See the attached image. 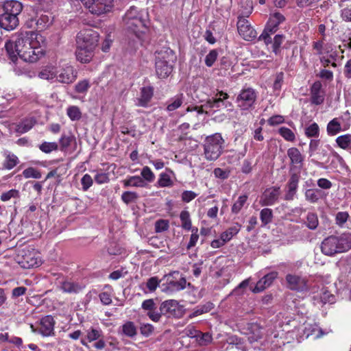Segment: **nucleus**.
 Segmentation results:
<instances>
[{
  "label": "nucleus",
  "instance_id": "obj_10",
  "mask_svg": "<svg viewBox=\"0 0 351 351\" xmlns=\"http://www.w3.org/2000/svg\"><path fill=\"white\" fill-rule=\"evenodd\" d=\"M184 308L176 300H167L162 302L160 306V311L168 317L180 318L184 313Z\"/></svg>",
  "mask_w": 351,
  "mask_h": 351
},
{
  "label": "nucleus",
  "instance_id": "obj_9",
  "mask_svg": "<svg viewBox=\"0 0 351 351\" xmlns=\"http://www.w3.org/2000/svg\"><path fill=\"white\" fill-rule=\"evenodd\" d=\"M99 34L91 29L80 31L77 35V45L94 49L97 45Z\"/></svg>",
  "mask_w": 351,
  "mask_h": 351
},
{
  "label": "nucleus",
  "instance_id": "obj_33",
  "mask_svg": "<svg viewBox=\"0 0 351 351\" xmlns=\"http://www.w3.org/2000/svg\"><path fill=\"white\" fill-rule=\"evenodd\" d=\"M121 333L128 337H134L137 334V328L134 323L131 321L126 322L121 326Z\"/></svg>",
  "mask_w": 351,
  "mask_h": 351
},
{
  "label": "nucleus",
  "instance_id": "obj_24",
  "mask_svg": "<svg viewBox=\"0 0 351 351\" xmlns=\"http://www.w3.org/2000/svg\"><path fill=\"white\" fill-rule=\"evenodd\" d=\"M2 9L5 13L19 16L23 10V5L16 0H6L3 3Z\"/></svg>",
  "mask_w": 351,
  "mask_h": 351
},
{
  "label": "nucleus",
  "instance_id": "obj_55",
  "mask_svg": "<svg viewBox=\"0 0 351 351\" xmlns=\"http://www.w3.org/2000/svg\"><path fill=\"white\" fill-rule=\"evenodd\" d=\"M218 57V51L217 49H212L205 57V64L208 67L213 66L215 62L217 60Z\"/></svg>",
  "mask_w": 351,
  "mask_h": 351
},
{
  "label": "nucleus",
  "instance_id": "obj_13",
  "mask_svg": "<svg viewBox=\"0 0 351 351\" xmlns=\"http://www.w3.org/2000/svg\"><path fill=\"white\" fill-rule=\"evenodd\" d=\"M228 97L229 96L227 93L220 91L216 95V97L208 99L204 106L206 108H210L214 111L219 110L221 108H232V103L227 100Z\"/></svg>",
  "mask_w": 351,
  "mask_h": 351
},
{
  "label": "nucleus",
  "instance_id": "obj_1",
  "mask_svg": "<svg viewBox=\"0 0 351 351\" xmlns=\"http://www.w3.org/2000/svg\"><path fill=\"white\" fill-rule=\"evenodd\" d=\"M45 46L44 36L34 31L16 32L5 45L10 58L14 63L18 57L25 62H37L45 56Z\"/></svg>",
  "mask_w": 351,
  "mask_h": 351
},
{
  "label": "nucleus",
  "instance_id": "obj_3",
  "mask_svg": "<svg viewBox=\"0 0 351 351\" xmlns=\"http://www.w3.org/2000/svg\"><path fill=\"white\" fill-rule=\"evenodd\" d=\"M351 249V234L332 235L324 239L321 243L322 252L328 256L343 253Z\"/></svg>",
  "mask_w": 351,
  "mask_h": 351
},
{
  "label": "nucleus",
  "instance_id": "obj_51",
  "mask_svg": "<svg viewBox=\"0 0 351 351\" xmlns=\"http://www.w3.org/2000/svg\"><path fill=\"white\" fill-rule=\"evenodd\" d=\"M39 149L45 154H49L58 149V145L56 142H43L39 145Z\"/></svg>",
  "mask_w": 351,
  "mask_h": 351
},
{
  "label": "nucleus",
  "instance_id": "obj_44",
  "mask_svg": "<svg viewBox=\"0 0 351 351\" xmlns=\"http://www.w3.org/2000/svg\"><path fill=\"white\" fill-rule=\"evenodd\" d=\"M300 176L299 173H291L286 186L287 189L297 191L298 188V183L300 181Z\"/></svg>",
  "mask_w": 351,
  "mask_h": 351
},
{
  "label": "nucleus",
  "instance_id": "obj_19",
  "mask_svg": "<svg viewBox=\"0 0 351 351\" xmlns=\"http://www.w3.org/2000/svg\"><path fill=\"white\" fill-rule=\"evenodd\" d=\"M54 319L51 315H46L40 319V327L34 330L35 332L43 337H50L54 335Z\"/></svg>",
  "mask_w": 351,
  "mask_h": 351
},
{
  "label": "nucleus",
  "instance_id": "obj_15",
  "mask_svg": "<svg viewBox=\"0 0 351 351\" xmlns=\"http://www.w3.org/2000/svg\"><path fill=\"white\" fill-rule=\"evenodd\" d=\"M300 338H305L313 336L314 338H319L323 335V331L315 323H304L296 328Z\"/></svg>",
  "mask_w": 351,
  "mask_h": 351
},
{
  "label": "nucleus",
  "instance_id": "obj_25",
  "mask_svg": "<svg viewBox=\"0 0 351 351\" xmlns=\"http://www.w3.org/2000/svg\"><path fill=\"white\" fill-rule=\"evenodd\" d=\"M287 156L291 160V164L300 169L302 166L304 156L296 147H291L287 150Z\"/></svg>",
  "mask_w": 351,
  "mask_h": 351
},
{
  "label": "nucleus",
  "instance_id": "obj_47",
  "mask_svg": "<svg viewBox=\"0 0 351 351\" xmlns=\"http://www.w3.org/2000/svg\"><path fill=\"white\" fill-rule=\"evenodd\" d=\"M75 140L74 136L62 134L59 140L60 145V150L65 152L67 148L71 145V143Z\"/></svg>",
  "mask_w": 351,
  "mask_h": 351
},
{
  "label": "nucleus",
  "instance_id": "obj_42",
  "mask_svg": "<svg viewBox=\"0 0 351 351\" xmlns=\"http://www.w3.org/2000/svg\"><path fill=\"white\" fill-rule=\"evenodd\" d=\"M305 135L308 138H318L319 136V128L316 123H313L305 128Z\"/></svg>",
  "mask_w": 351,
  "mask_h": 351
},
{
  "label": "nucleus",
  "instance_id": "obj_46",
  "mask_svg": "<svg viewBox=\"0 0 351 351\" xmlns=\"http://www.w3.org/2000/svg\"><path fill=\"white\" fill-rule=\"evenodd\" d=\"M212 336L209 332H202L199 330L195 341L199 346H206L212 341Z\"/></svg>",
  "mask_w": 351,
  "mask_h": 351
},
{
  "label": "nucleus",
  "instance_id": "obj_38",
  "mask_svg": "<svg viewBox=\"0 0 351 351\" xmlns=\"http://www.w3.org/2000/svg\"><path fill=\"white\" fill-rule=\"evenodd\" d=\"M5 160L3 162V167L5 169L10 170L19 163V159L14 154L7 152L5 154Z\"/></svg>",
  "mask_w": 351,
  "mask_h": 351
},
{
  "label": "nucleus",
  "instance_id": "obj_30",
  "mask_svg": "<svg viewBox=\"0 0 351 351\" xmlns=\"http://www.w3.org/2000/svg\"><path fill=\"white\" fill-rule=\"evenodd\" d=\"M173 175V171L167 169L166 172H162L159 175L157 181V185L159 187H171L173 185V181L171 179V176Z\"/></svg>",
  "mask_w": 351,
  "mask_h": 351
},
{
  "label": "nucleus",
  "instance_id": "obj_23",
  "mask_svg": "<svg viewBox=\"0 0 351 351\" xmlns=\"http://www.w3.org/2000/svg\"><path fill=\"white\" fill-rule=\"evenodd\" d=\"M154 95V88L152 86H144L141 89L140 97L137 99L136 105L141 107H147Z\"/></svg>",
  "mask_w": 351,
  "mask_h": 351
},
{
  "label": "nucleus",
  "instance_id": "obj_61",
  "mask_svg": "<svg viewBox=\"0 0 351 351\" xmlns=\"http://www.w3.org/2000/svg\"><path fill=\"white\" fill-rule=\"evenodd\" d=\"M101 336V330L99 328H91L87 330V339L88 341H93L98 339Z\"/></svg>",
  "mask_w": 351,
  "mask_h": 351
},
{
  "label": "nucleus",
  "instance_id": "obj_57",
  "mask_svg": "<svg viewBox=\"0 0 351 351\" xmlns=\"http://www.w3.org/2000/svg\"><path fill=\"white\" fill-rule=\"evenodd\" d=\"M284 40V36L281 34H277L274 38L272 44V51L276 55H278L280 52V46Z\"/></svg>",
  "mask_w": 351,
  "mask_h": 351
},
{
  "label": "nucleus",
  "instance_id": "obj_53",
  "mask_svg": "<svg viewBox=\"0 0 351 351\" xmlns=\"http://www.w3.org/2000/svg\"><path fill=\"white\" fill-rule=\"evenodd\" d=\"M250 283L249 279L243 280L237 287H235L230 293V295H242L245 292V289L248 287Z\"/></svg>",
  "mask_w": 351,
  "mask_h": 351
},
{
  "label": "nucleus",
  "instance_id": "obj_56",
  "mask_svg": "<svg viewBox=\"0 0 351 351\" xmlns=\"http://www.w3.org/2000/svg\"><path fill=\"white\" fill-rule=\"evenodd\" d=\"M23 176L25 178H35L39 179L41 178V173L34 167H28L23 170Z\"/></svg>",
  "mask_w": 351,
  "mask_h": 351
},
{
  "label": "nucleus",
  "instance_id": "obj_48",
  "mask_svg": "<svg viewBox=\"0 0 351 351\" xmlns=\"http://www.w3.org/2000/svg\"><path fill=\"white\" fill-rule=\"evenodd\" d=\"M66 114L71 121H78L82 117L80 108L75 106H69L66 110Z\"/></svg>",
  "mask_w": 351,
  "mask_h": 351
},
{
  "label": "nucleus",
  "instance_id": "obj_20",
  "mask_svg": "<svg viewBox=\"0 0 351 351\" xmlns=\"http://www.w3.org/2000/svg\"><path fill=\"white\" fill-rule=\"evenodd\" d=\"M325 99V91L319 81L315 82L310 88V101L312 104L320 105Z\"/></svg>",
  "mask_w": 351,
  "mask_h": 351
},
{
  "label": "nucleus",
  "instance_id": "obj_2",
  "mask_svg": "<svg viewBox=\"0 0 351 351\" xmlns=\"http://www.w3.org/2000/svg\"><path fill=\"white\" fill-rule=\"evenodd\" d=\"M146 17L147 14L143 10L131 6L123 16V22L128 32L140 38L147 28Z\"/></svg>",
  "mask_w": 351,
  "mask_h": 351
},
{
  "label": "nucleus",
  "instance_id": "obj_40",
  "mask_svg": "<svg viewBox=\"0 0 351 351\" xmlns=\"http://www.w3.org/2000/svg\"><path fill=\"white\" fill-rule=\"evenodd\" d=\"M273 211L271 208H265L261 210L260 219L263 226L270 223L273 219Z\"/></svg>",
  "mask_w": 351,
  "mask_h": 351
},
{
  "label": "nucleus",
  "instance_id": "obj_41",
  "mask_svg": "<svg viewBox=\"0 0 351 351\" xmlns=\"http://www.w3.org/2000/svg\"><path fill=\"white\" fill-rule=\"evenodd\" d=\"M183 103V95H178L169 101L167 107L168 111H173L181 106Z\"/></svg>",
  "mask_w": 351,
  "mask_h": 351
},
{
  "label": "nucleus",
  "instance_id": "obj_34",
  "mask_svg": "<svg viewBox=\"0 0 351 351\" xmlns=\"http://www.w3.org/2000/svg\"><path fill=\"white\" fill-rule=\"evenodd\" d=\"M214 308V304L212 302H206L203 305L197 306L194 311L189 315L190 318H193L202 314L206 313L211 311Z\"/></svg>",
  "mask_w": 351,
  "mask_h": 351
},
{
  "label": "nucleus",
  "instance_id": "obj_62",
  "mask_svg": "<svg viewBox=\"0 0 351 351\" xmlns=\"http://www.w3.org/2000/svg\"><path fill=\"white\" fill-rule=\"evenodd\" d=\"M154 330V327L148 323H143L140 324V332L143 336L149 337L150 336Z\"/></svg>",
  "mask_w": 351,
  "mask_h": 351
},
{
  "label": "nucleus",
  "instance_id": "obj_36",
  "mask_svg": "<svg viewBox=\"0 0 351 351\" xmlns=\"http://www.w3.org/2000/svg\"><path fill=\"white\" fill-rule=\"evenodd\" d=\"M241 226L239 223H235L229 227L226 231L221 234L225 241H229L234 235L237 234L241 230Z\"/></svg>",
  "mask_w": 351,
  "mask_h": 351
},
{
  "label": "nucleus",
  "instance_id": "obj_18",
  "mask_svg": "<svg viewBox=\"0 0 351 351\" xmlns=\"http://www.w3.org/2000/svg\"><path fill=\"white\" fill-rule=\"evenodd\" d=\"M77 78V72L73 67L69 64H66L60 70H58L56 82L62 84H70Z\"/></svg>",
  "mask_w": 351,
  "mask_h": 351
},
{
  "label": "nucleus",
  "instance_id": "obj_5",
  "mask_svg": "<svg viewBox=\"0 0 351 351\" xmlns=\"http://www.w3.org/2000/svg\"><path fill=\"white\" fill-rule=\"evenodd\" d=\"M175 58L174 53L169 47H164L156 51V72L159 78L167 77L173 71V62Z\"/></svg>",
  "mask_w": 351,
  "mask_h": 351
},
{
  "label": "nucleus",
  "instance_id": "obj_45",
  "mask_svg": "<svg viewBox=\"0 0 351 351\" xmlns=\"http://www.w3.org/2000/svg\"><path fill=\"white\" fill-rule=\"evenodd\" d=\"M278 134L287 141L293 142L295 140V133L288 128L280 127L278 129Z\"/></svg>",
  "mask_w": 351,
  "mask_h": 351
},
{
  "label": "nucleus",
  "instance_id": "obj_37",
  "mask_svg": "<svg viewBox=\"0 0 351 351\" xmlns=\"http://www.w3.org/2000/svg\"><path fill=\"white\" fill-rule=\"evenodd\" d=\"M330 47L328 45H324L323 39L313 43V48L316 51V54L319 56L325 53H329Z\"/></svg>",
  "mask_w": 351,
  "mask_h": 351
},
{
  "label": "nucleus",
  "instance_id": "obj_54",
  "mask_svg": "<svg viewBox=\"0 0 351 351\" xmlns=\"http://www.w3.org/2000/svg\"><path fill=\"white\" fill-rule=\"evenodd\" d=\"M138 198V195L133 191H125L121 195V199L126 204L136 202Z\"/></svg>",
  "mask_w": 351,
  "mask_h": 351
},
{
  "label": "nucleus",
  "instance_id": "obj_49",
  "mask_svg": "<svg viewBox=\"0 0 351 351\" xmlns=\"http://www.w3.org/2000/svg\"><path fill=\"white\" fill-rule=\"evenodd\" d=\"M319 225L318 217L315 213H308L306 216V226L310 230H315Z\"/></svg>",
  "mask_w": 351,
  "mask_h": 351
},
{
  "label": "nucleus",
  "instance_id": "obj_16",
  "mask_svg": "<svg viewBox=\"0 0 351 351\" xmlns=\"http://www.w3.org/2000/svg\"><path fill=\"white\" fill-rule=\"evenodd\" d=\"M281 191L279 186H272L267 189L260 199V204L262 206H272L277 202Z\"/></svg>",
  "mask_w": 351,
  "mask_h": 351
},
{
  "label": "nucleus",
  "instance_id": "obj_28",
  "mask_svg": "<svg viewBox=\"0 0 351 351\" xmlns=\"http://www.w3.org/2000/svg\"><path fill=\"white\" fill-rule=\"evenodd\" d=\"M93 50L88 47H80V46L77 45L75 51L77 60L82 63L90 62L93 57Z\"/></svg>",
  "mask_w": 351,
  "mask_h": 351
},
{
  "label": "nucleus",
  "instance_id": "obj_60",
  "mask_svg": "<svg viewBox=\"0 0 351 351\" xmlns=\"http://www.w3.org/2000/svg\"><path fill=\"white\" fill-rule=\"evenodd\" d=\"M329 158L331 160V165H332L333 167H337V165L342 166L344 165L343 158L336 152H331Z\"/></svg>",
  "mask_w": 351,
  "mask_h": 351
},
{
  "label": "nucleus",
  "instance_id": "obj_59",
  "mask_svg": "<svg viewBox=\"0 0 351 351\" xmlns=\"http://www.w3.org/2000/svg\"><path fill=\"white\" fill-rule=\"evenodd\" d=\"M161 282V280H159L158 278L156 276L149 278L146 282V287L149 292L152 293L155 291L157 287L159 286L160 282Z\"/></svg>",
  "mask_w": 351,
  "mask_h": 351
},
{
  "label": "nucleus",
  "instance_id": "obj_39",
  "mask_svg": "<svg viewBox=\"0 0 351 351\" xmlns=\"http://www.w3.org/2000/svg\"><path fill=\"white\" fill-rule=\"evenodd\" d=\"M180 219L182 223V228L186 230L193 229L190 213L188 210H184L180 214Z\"/></svg>",
  "mask_w": 351,
  "mask_h": 351
},
{
  "label": "nucleus",
  "instance_id": "obj_27",
  "mask_svg": "<svg viewBox=\"0 0 351 351\" xmlns=\"http://www.w3.org/2000/svg\"><path fill=\"white\" fill-rule=\"evenodd\" d=\"M341 118L336 117L328 123L326 132L328 136H335L340 132L343 131L341 127Z\"/></svg>",
  "mask_w": 351,
  "mask_h": 351
},
{
  "label": "nucleus",
  "instance_id": "obj_12",
  "mask_svg": "<svg viewBox=\"0 0 351 351\" xmlns=\"http://www.w3.org/2000/svg\"><path fill=\"white\" fill-rule=\"evenodd\" d=\"M82 3L94 14L99 15L108 12L113 0H80Z\"/></svg>",
  "mask_w": 351,
  "mask_h": 351
},
{
  "label": "nucleus",
  "instance_id": "obj_6",
  "mask_svg": "<svg viewBox=\"0 0 351 351\" xmlns=\"http://www.w3.org/2000/svg\"><path fill=\"white\" fill-rule=\"evenodd\" d=\"M161 281H162L160 285L162 291L169 294L183 290L186 285L185 278L181 277L178 271L165 275Z\"/></svg>",
  "mask_w": 351,
  "mask_h": 351
},
{
  "label": "nucleus",
  "instance_id": "obj_43",
  "mask_svg": "<svg viewBox=\"0 0 351 351\" xmlns=\"http://www.w3.org/2000/svg\"><path fill=\"white\" fill-rule=\"evenodd\" d=\"M247 200V196L246 195H240L237 200L233 204L231 211L234 214H238Z\"/></svg>",
  "mask_w": 351,
  "mask_h": 351
},
{
  "label": "nucleus",
  "instance_id": "obj_31",
  "mask_svg": "<svg viewBox=\"0 0 351 351\" xmlns=\"http://www.w3.org/2000/svg\"><path fill=\"white\" fill-rule=\"evenodd\" d=\"M305 199L311 203H316L324 196L323 191L318 189H306L304 193Z\"/></svg>",
  "mask_w": 351,
  "mask_h": 351
},
{
  "label": "nucleus",
  "instance_id": "obj_21",
  "mask_svg": "<svg viewBox=\"0 0 351 351\" xmlns=\"http://www.w3.org/2000/svg\"><path fill=\"white\" fill-rule=\"evenodd\" d=\"M19 25L18 16L3 12L0 14V27L8 31L15 29Z\"/></svg>",
  "mask_w": 351,
  "mask_h": 351
},
{
  "label": "nucleus",
  "instance_id": "obj_64",
  "mask_svg": "<svg viewBox=\"0 0 351 351\" xmlns=\"http://www.w3.org/2000/svg\"><path fill=\"white\" fill-rule=\"evenodd\" d=\"M93 178L89 174L86 173L83 176L81 179V184L84 191H88V189L93 185Z\"/></svg>",
  "mask_w": 351,
  "mask_h": 351
},
{
  "label": "nucleus",
  "instance_id": "obj_32",
  "mask_svg": "<svg viewBox=\"0 0 351 351\" xmlns=\"http://www.w3.org/2000/svg\"><path fill=\"white\" fill-rule=\"evenodd\" d=\"M36 121L34 119H25L16 126V132L19 134H24L30 130L34 125Z\"/></svg>",
  "mask_w": 351,
  "mask_h": 351
},
{
  "label": "nucleus",
  "instance_id": "obj_35",
  "mask_svg": "<svg viewBox=\"0 0 351 351\" xmlns=\"http://www.w3.org/2000/svg\"><path fill=\"white\" fill-rule=\"evenodd\" d=\"M337 145L345 150L351 149V134H346L343 135L339 136L336 140Z\"/></svg>",
  "mask_w": 351,
  "mask_h": 351
},
{
  "label": "nucleus",
  "instance_id": "obj_26",
  "mask_svg": "<svg viewBox=\"0 0 351 351\" xmlns=\"http://www.w3.org/2000/svg\"><path fill=\"white\" fill-rule=\"evenodd\" d=\"M58 73L57 68L52 64L47 65L38 73V77L43 80L56 81Z\"/></svg>",
  "mask_w": 351,
  "mask_h": 351
},
{
  "label": "nucleus",
  "instance_id": "obj_7",
  "mask_svg": "<svg viewBox=\"0 0 351 351\" xmlns=\"http://www.w3.org/2000/svg\"><path fill=\"white\" fill-rule=\"evenodd\" d=\"M284 16L279 12H275L271 14L264 30L260 35L258 40H263L266 45L271 43V35L278 30V25L284 21Z\"/></svg>",
  "mask_w": 351,
  "mask_h": 351
},
{
  "label": "nucleus",
  "instance_id": "obj_22",
  "mask_svg": "<svg viewBox=\"0 0 351 351\" xmlns=\"http://www.w3.org/2000/svg\"><path fill=\"white\" fill-rule=\"evenodd\" d=\"M85 287V285L73 281L66 280L61 283L60 290L64 293L70 294H77L82 291Z\"/></svg>",
  "mask_w": 351,
  "mask_h": 351
},
{
  "label": "nucleus",
  "instance_id": "obj_8",
  "mask_svg": "<svg viewBox=\"0 0 351 351\" xmlns=\"http://www.w3.org/2000/svg\"><path fill=\"white\" fill-rule=\"evenodd\" d=\"M256 97V93L253 88H243L237 97V107L242 111L250 110L254 108Z\"/></svg>",
  "mask_w": 351,
  "mask_h": 351
},
{
  "label": "nucleus",
  "instance_id": "obj_52",
  "mask_svg": "<svg viewBox=\"0 0 351 351\" xmlns=\"http://www.w3.org/2000/svg\"><path fill=\"white\" fill-rule=\"evenodd\" d=\"M51 24V20L47 15H41L36 21L37 29L42 31L48 27Z\"/></svg>",
  "mask_w": 351,
  "mask_h": 351
},
{
  "label": "nucleus",
  "instance_id": "obj_29",
  "mask_svg": "<svg viewBox=\"0 0 351 351\" xmlns=\"http://www.w3.org/2000/svg\"><path fill=\"white\" fill-rule=\"evenodd\" d=\"M124 187H140L147 186V183L139 176H132L128 177L123 181Z\"/></svg>",
  "mask_w": 351,
  "mask_h": 351
},
{
  "label": "nucleus",
  "instance_id": "obj_17",
  "mask_svg": "<svg viewBox=\"0 0 351 351\" xmlns=\"http://www.w3.org/2000/svg\"><path fill=\"white\" fill-rule=\"evenodd\" d=\"M285 280L287 287L291 290L303 292L308 289L306 280L298 275L289 274Z\"/></svg>",
  "mask_w": 351,
  "mask_h": 351
},
{
  "label": "nucleus",
  "instance_id": "obj_4",
  "mask_svg": "<svg viewBox=\"0 0 351 351\" xmlns=\"http://www.w3.org/2000/svg\"><path fill=\"white\" fill-rule=\"evenodd\" d=\"M203 147L205 159L208 161H215L223 152L225 140L221 133L213 134L205 138Z\"/></svg>",
  "mask_w": 351,
  "mask_h": 351
},
{
  "label": "nucleus",
  "instance_id": "obj_50",
  "mask_svg": "<svg viewBox=\"0 0 351 351\" xmlns=\"http://www.w3.org/2000/svg\"><path fill=\"white\" fill-rule=\"evenodd\" d=\"M141 177L143 178V180H145L147 184L148 183L154 182V180H155L154 173L152 172L151 169L147 166H145L142 169L141 172Z\"/></svg>",
  "mask_w": 351,
  "mask_h": 351
},
{
  "label": "nucleus",
  "instance_id": "obj_58",
  "mask_svg": "<svg viewBox=\"0 0 351 351\" xmlns=\"http://www.w3.org/2000/svg\"><path fill=\"white\" fill-rule=\"evenodd\" d=\"M90 88L89 81L84 80L78 82L75 86V90L78 93H85Z\"/></svg>",
  "mask_w": 351,
  "mask_h": 351
},
{
  "label": "nucleus",
  "instance_id": "obj_11",
  "mask_svg": "<svg viewBox=\"0 0 351 351\" xmlns=\"http://www.w3.org/2000/svg\"><path fill=\"white\" fill-rule=\"evenodd\" d=\"M18 263L23 268L38 267L40 264V259L38 254L33 250L23 249L18 256Z\"/></svg>",
  "mask_w": 351,
  "mask_h": 351
},
{
  "label": "nucleus",
  "instance_id": "obj_14",
  "mask_svg": "<svg viewBox=\"0 0 351 351\" xmlns=\"http://www.w3.org/2000/svg\"><path fill=\"white\" fill-rule=\"evenodd\" d=\"M237 30L239 35L245 40L251 41L256 38V31L243 16H238Z\"/></svg>",
  "mask_w": 351,
  "mask_h": 351
},
{
  "label": "nucleus",
  "instance_id": "obj_63",
  "mask_svg": "<svg viewBox=\"0 0 351 351\" xmlns=\"http://www.w3.org/2000/svg\"><path fill=\"white\" fill-rule=\"evenodd\" d=\"M320 300L324 304H332L335 302V298L334 295L330 293L328 291L322 289L320 295Z\"/></svg>",
  "mask_w": 351,
  "mask_h": 351
}]
</instances>
